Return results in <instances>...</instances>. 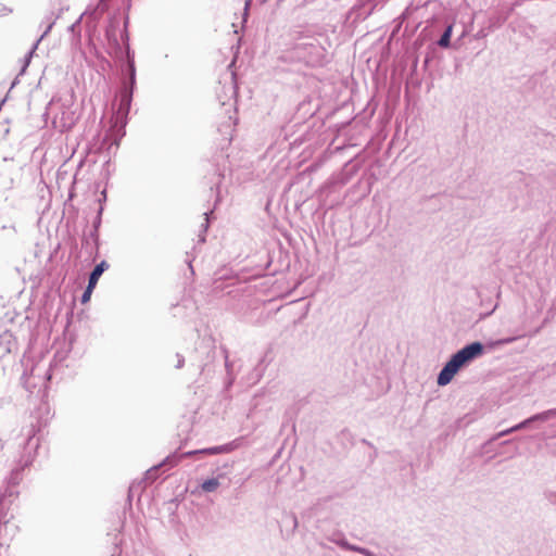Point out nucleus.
I'll return each instance as SVG.
<instances>
[{
    "label": "nucleus",
    "instance_id": "7",
    "mask_svg": "<svg viewBox=\"0 0 556 556\" xmlns=\"http://www.w3.org/2000/svg\"><path fill=\"white\" fill-rule=\"evenodd\" d=\"M96 288L94 285L88 282V286L85 290V292L83 293V296H81V303L85 304L87 302L90 301V298H91V294L93 292V289Z\"/></svg>",
    "mask_w": 556,
    "mask_h": 556
},
{
    "label": "nucleus",
    "instance_id": "3",
    "mask_svg": "<svg viewBox=\"0 0 556 556\" xmlns=\"http://www.w3.org/2000/svg\"><path fill=\"white\" fill-rule=\"evenodd\" d=\"M109 267L108 263L105 261H102L101 263H99L94 269L92 270V273L90 274V277H89V281L90 283L97 286L98 281H99V278L101 277V275L103 274V271Z\"/></svg>",
    "mask_w": 556,
    "mask_h": 556
},
{
    "label": "nucleus",
    "instance_id": "1",
    "mask_svg": "<svg viewBox=\"0 0 556 556\" xmlns=\"http://www.w3.org/2000/svg\"><path fill=\"white\" fill-rule=\"evenodd\" d=\"M483 352V345L480 342H473L456 354L446 363L438 377L439 386H446L452 381L457 371L469 361L481 355Z\"/></svg>",
    "mask_w": 556,
    "mask_h": 556
},
{
    "label": "nucleus",
    "instance_id": "2",
    "mask_svg": "<svg viewBox=\"0 0 556 556\" xmlns=\"http://www.w3.org/2000/svg\"><path fill=\"white\" fill-rule=\"evenodd\" d=\"M130 103H131V93L125 89L121 92L118 114L126 115L129 111Z\"/></svg>",
    "mask_w": 556,
    "mask_h": 556
},
{
    "label": "nucleus",
    "instance_id": "9",
    "mask_svg": "<svg viewBox=\"0 0 556 556\" xmlns=\"http://www.w3.org/2000/svg\"><path fill=\"white\" fill-rule=\"evenodd\" d=\"M201 452L202 453H208V454H217V453L220 452V450L218 447H213V448L203 450Z\"/></svg>",
    "mask_w": 556,
    "mask_h": 556
},
{
    "label": "nucleus",
    "instance_id": "4",
    "mask_svg": "<svg viewBox=\"0 0 556 556\" xmlns=\"http://www.w3.org/2000/svg\"><path fill=\"white\" fill-rule=\"evenodd\" d=\"M16 339L11 330H4L0 334V345H4L8 352H11V346L15 343Z\"/></svg>",
    "mask_w": 556,
    "mask_h": 556
},
{
    "label": "nucleus",
    "instance_id": "8",
    "mask_svg": "<svg viewBox=\"0 0 556 556\" xmlns=\"http://www.w3.org/2000/svg\"><path fill=\"white\" fill-rule=\"evenodd\" d=\"M528 421H529V420L523 421V422H521V424H519V425H517V426L513 427L511 429H509V430H506V431L502 432V433H501V435L506 434V433H509V432H511V431H514V430H518V429L522 428V427H523Z\"/></svg>",
    "mask_w": 556,
    "mask_h": 556
},
{
    "label": "nucleus",
    "instance_id": "6",
    "mask_svg": "<svg viewBox=\"0 0 556 556\" xmlns=\"http://www.w3.org/2000/svg\"><path fill=\"white\" fill-rule=\"evenodd\" d=\"M451 33H452V26H448L447 29L444 31V34L441 36V38L439 40V45L441 47H447L450 45Z\"/></svg>",
    "mask_w": 556,
    "mask_h": 556
},
{
    "label": "nucleus",
    "instance_id": "5",
    "mask_svg": "<svg viewBox=\"0 0 556 556\" xmlns=\"http://www.w3.org/2000/svg\"><path fill=\"white\" fill-rule=\"evenodd\" d=\"M219 486V481L215 478L205 480L201 488L204 492H214Z\"/></svg>",
    "mask_w": 556,
    "mask_h": 556
}]
</instances>
